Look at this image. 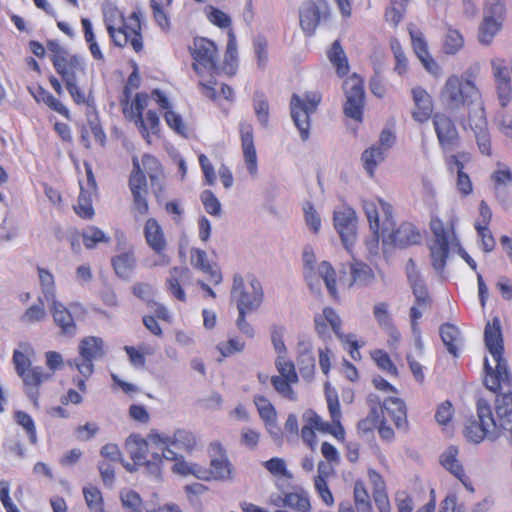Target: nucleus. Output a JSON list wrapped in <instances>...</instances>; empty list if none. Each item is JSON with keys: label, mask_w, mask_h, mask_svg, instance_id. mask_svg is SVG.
I'll use <instances>...</instances> for the list:
<instances>
[{"label": "nucleus", "mask_w": 512, "mask_h": 512, "mask_svg": "<svg viewBox=\"0 0 512 512\" xmlns=\"http://www.w3.org/2000/svg\"><path fill=\"white\" fill-rule=\"evenodd\" d=\"M485 346L492 356L495 367L484 359L485 376L483 383L497 394L494 409L485 398L476 401L477 419L467 418L463 434L472 443L478 444L485 438L496 440L506 437L512 443V375L504 358V342L499 318L487 322L484 329Z\"/></svg>", "instance_id": "nucleus-1"}, {"label": "nucleus", "mask_w": 512, "mask_h": 512, "mask_svg": "<svg viewBox=\"0 0 512 512\" xmlns=\"http://www.w3.org/2000/svg\"><path fill=\"white\" fill-rule=\"evenodd\" d=\"M34 350L29 344H22L21 350L15 349L12 355V363L16 374L22 380L23 390L27 397L38 405L40 390L43 384L52 380L56 371L63 369L65 362L61 353L47 351L45 364L48 371L41 366L32 365Z\"/></svg>", "instance_id": "nucleus-2"}, {"label": "nucleus", "mask_w": 512, "mask_h": 512, "mask_svg": "<svg viewBox=\"0 0 512 512\" xmlns=\"http://www.w3.org/2000/svg\"><path fill=\"white\" fill-rule=\"evenodd\" d=\"M139 86L140 75L137 69H134L128 76L119 103L125 119L133 122L145 141L151 144V136L159 132L160 121L154 110H148L144 117V111L150 102V96L147 93L139 92L131 98L133 91Z\"/></svg>", "instance_id": "nucleus-3"}, {"label": "nucleus", "mask_w": 512, "mask_h": 512, "mask_svg": "<svg viewBox=\"0 0 512 512\" xmlns=\"http://www.w3.org/2000/svg\"><path fill=\"white\" fill-rule=\"evenodd\" d=\"M103 21L114 46L131 47L136 53L143 51L141 11L135 10L125 16L117 7L109 6L103 10Z\"/></svg>", "instance_id": "nucleus-4"}, {"label": "nucleus", "mask_w": 512, "mask_h": 512, "mask_svg": "<svg viewBox=\"0 0 512 512\" xmlns=\"http://www.w3.org/2000/svg\"><path fill=\"white\" fill-rule=\"evenodd\" d=\"M325 397L331 423L323 421L314 410H307L302 415L304 425L301 429V438L311 449L317 443L316 431L331 434L339 441H343L345 438V429L341 424L342 413L338 393L334 389L327 388Z\"/></svg>", "instance_id": "nucleus-5"}, {"label": "nucleus", "mask_w": 512, "mask_h": 512, "mask_svg": "<svg viewBox=\"0 0 512 512\" xmlns=\"http://www.w3.org/2000/svg\"><path fill=\"white\" fill-rule=\"evenodd\" d=\"M440 100L451 111L465 108L475 111L484 107L482 96L474 79L464 75H450L440 91Z\"/></svg>", "instance_id": "nucleus-6"}, {"label": "nucleus", "mask_w": 512, "mask_h": 512, "mask_svg": "<svg viewBox=\"0 0 512 512\" xmlns=\"http://www.w3.org/2000/svg\"><path fill=\"white\" fill-rule=\"evenodd\" d=\"M105 355L104 341L100 337L86 336L78 344V357L66 363L69 368L75 369L79 375L72 379L73 384L82 393L87 390L86 382L94 374V362Z\"/></svg>", "instance_id": "nucleus-7"}, {"label": "nucleus", "mask_w": 512, "mask_h": 512, "mask_svg": "<svg viewBox=\"0 0 512 512\" xmlns=\"http://www.w3.org/2000/svg\"><path fill=\"white\" fill-rule=\"evenodd\" d=\"M151 445H155L150 439L143 438L138 434L130 435L125 441V450L132 460V463H126L124 466L127 471L134 472L143 468L145 472L155 477H160L164 464L163 453L151 450Z\"/></svg>", "instance_id": "nucleus-8"}, {"label": "nucleus", "mask_w": 512, "mask_h": 512, "mask_svg": "<svg viewBox=\"0 0 512 512\" xmlns=\"http://www.w3.org/2000/svg\"><path fill=\"white\" fill-rule=\"evenodd\" d=\"M406 274L408 282L412 289L415 297V303L410 308V322L411 330L415 337V346L419 354L423 353V342L421 338V332L419 327V320L421 319L423 312L431 308L433 300L429 294L428 288L421 277L419 271L416 268V264L413 259H409L406 264Z\"/></svg>", "instance_id": "nucleus-9"}, {"label": "nucleus", "mask_w": 512, "mask_h": 512, "mask_svg": "<svg viewBox=\"0 0 512 512\" xmlns=\"http://www.w3.org/2000/svg\"><path fill=\"white\" fill-rule=\"evenodd\" d=\"M321 101L322 94L319 91H306L302 95L294 93L291 96V117L303 141L309 138L311 116L317 111Z\"/></svg>", "instance_id": "nucleus-10"}, {"label": "nucleus", "mask_w": 512, "mask_h": 512, "mask_svg": "<svg viewBox=\"0 0 512 512\" xmlns=\"http://www.w3.org/2000/svg\"><path fill=\"white\" fill-rule=\"evenodd\" d=\"M192 68L199 76H214L219 73V50L217 44L206 37L197 36L189 47Z\"/></svg>", "instance_id": "nucleus-11"}, {"label": "nucleus", "mask_w": 512, "mask_h": 512, "mask_svg": "<svg viewBox=\"0 0 512 512\" xmlns=\"http://www.w3.org/2000/svg\"><path fill=\"white\" fill-rule=\"evenodd\" d=\"M48 49L51 51L52 65L65 84L78 81V77L85 74L86 64L82 56L54 42L48 44Z\"/></svg>", "instance_id": "nucleus-12"}, {"label": "nucleus", "mask_w": 512, "mask_h": 512, "mask_svg": "<svg viewBox=\"0 0 512 512\" xmlns=\"http://www.w3.org/2000/svg\"><path fill=\"white\" fill-rule=\"evenodd\" d=\"M210 457L209 468L201 466L200 480L229 481L233 479L234 467L228 458L227 451L220 441H213L208 446Z\"/></svg>", "instance_id": "nucleus-13"}, {"label": "nucleus", "mask_w": 512, "mask_h": 512, "mask_svg": "<svg viewBox=\"0 0 512 512\" xmlns=\"http://www.w3.org/2000/svg\"><path fill=\"white\" fill-rule=\"evenodd\" d=\"M149 439L159 447L164 458H175L178 453H191L197 446V439L193 432L186 429H177L172 436L150 432Z\"/></svg>", "instance_id": "nucleus-14"}, {"label": "nucleus", "mask_w": 512, "mask_h": 512, "mask_svg": "<svg viewBox=\"0 0 512 512\" xmlns=\"http://www.w3.org/2000/svg\"><path fill=\"white\" fill-rule=\"evenodd\" d=\"M231 297L236 301L239 311L256 310L263 300L262 286L254 276L248 277V286H246L243 277L236 274L233 278Z\"/></svg>", "instance_id": "nucleus-15"}, {"label": "nucleus", "mask_w": 512, "mask_h": 512, "mask_svg": "<svg viewBox=\"0 0 512 512\" xmlns=\"http://www.w3.org/2000/svg\"><path fill=\"white\" fill-rule=\"evenodd\" d=\"M363 209L369 227L378 240L382 235H386L387 231H391L394 225V215L392 206L382 199L365 200Z\"/></svg>", "instance_id": "nucleus-16"}, {"label": "nucleus", "mask_w": 512, "mask_h": 512, "mask_svg": "<svg viewBox=\"0 0 512 512\" xmlns=\"http://www.w3.org/2000/svg\"><path fill=\"white\" fill-rule=\"evenodd\" d=\"M458 121L463 130H471L474 133L480 152L490 156L492 154L491 137L484 107H479L475 111H465Z\"/></svg>", "instance_id": "nucleus-17"}, {"label": "nucleus", "mask_w": 512, "mask_h": 512, "mask_svg": "<svg viewBox=\"0 0 512 512\" xmlns=\"http://www.w3.org/2000/svg\"><path fill=\"white\" fill-rule=\"evenodd\" d=\"M128 187L132 195L131 213L135 219L149 214L148 187L146 177L139 169V159L132 158V170L128 179Z\"/></svg>", "instance_id": "nucleus-18"}, {"label": "nucleus", "mask_w": 512, "mask_h": 512, "mask_svg": "<svg viewBox=\"0 0 512 512\" xmlns=\"http://www.w3.org/2000/svg\"><path fill=\"white\" fill-rule=\"evenodd\" d=\"M275 367L278 375L271 377V385L281 397L295 401L297 394L293 387L299 382V377L294 362L280 355L275 360Z\"/></svg>", "instance_id": "nucleus-19"}, {"label": "nucleus", "mask_w": 512, "mask_h": 512, "mask_svg": "<svg viewBox=\"0 0 512 512\" xmlns=\"http://www.w3.org/2000/svg\"><path fill=\"white\" fill-rule=\"evenodd\" d=\"M303 263H304V276L306 281L310 286H312L313 281L316 280L317 273L319 276L323 279L325 286L329 292V294L334 298H338L337 293V275L335 269L332 267V265L327 262L323 261L319 264L318 268L316 269L315 263H316V257L312 250V248L307 247L305 248L303 252Z\"/></svg>", "instance_id": "nucleus-20"}, {"label": "nucleus", "mask_w": 512, "mask_h": 512, "mask_svg": "<svg viewBox=\"0 0 512 512\" xmlns=\"http://www.w3.org/2000/svg\"><path fill=\"white\" fill-rule=\"evenodd\" d=\"M343 89L346 96V101L343 106L345 116L353 119L357 123H362L365 105L363 80L354 74L345 79Z\"/></svg>", "instance_id": "nucleus-21"}, {"label": "nucleus", "mask_w": 512, "mask_h": 512, "mask_svg": "<svg viewBox=\"0 0 512 512\" xmlns=\"http://www.w3.org/2000/svg\"><path fill=\"white\" fill-rule=\"evenodd\" d=\"M333 222L345 249L351 252L356 240L355 211L348 205H342L334 211Z\"/></svg>", "instance_id": "nucleus-22"}, {"label": "nucleus", "mask_w": 512, "mask_h": 512, "mask_svg": "<svg viewBox=\"0 0 512 512\" xmlns=\"http://www.w3.org/2000/svg\"><path fill=\"white\" fill-rule=\"evenodd\" d=\"M432 123L439 146L443 151L453 150L460 144L459 132L455 122L449 115L443 112H436Z\"/></svg>", "instance_id": "nucleus-23"}, {"label": "nucleus", "mask_w": 512, "mask_h": 512, "mask_svg": "<svg viewBox=\"0 0 512 512\" xmlns=\"http://www.w3.org/2000/svg\"><path fill=\"white\" fill-rule=\"evenodd\" d=\"M329 16V5L325 0L309 1L300 10V26L308 36L314 34L322 19Z\"/></svg>", "instance_id": "nucleus-24"}, {"label": "nucleus", "mask_w": 512, "mask_h": 512, "mask_svg": "<svg viewBox=\"0 0 512 512\" xmlns=\"http://www.w3.org/2000/svg\"><path fill=\"white\" fill-rule=\"evenodd\" d=\"M440 464L445 470L453 475L469 493L475 492L473 481L459 460L458 447L453 445L449 446L440 455Z\"/></svg>", "instance_id": "nucleus-25"}, {"label": "nucleus", "mask_w": 512, "mask_h": 512, "mask_svg": "<svg viewBox=\"0 0 512 512\" xmlns=\"http://www.w3.org/2000/svg\"><path fill=\"white\" fill-rule=\"evenodd\" d=\"M139 169L150 180L151 190L156 198H160L165 192L164 169L157 157L151 154H143L139 160Z\"/></svg>", "instance_id": "nucleus-26"}, {"label": "nucleus", "mask_w": 512, "mask_h": 512, "mask_svg": "<svg viewBox=\"0 0 512 512\" xmlns=\"http://www.w3.org/2000/svg\"><path fill=\"white\" fill-rule=\"evenodd\" d=\"M143 235L148 247L154 252L155 255L162 259L163 263H168L169 258L166 255L168 242L163 228L157 219L148 218L143 227Z\"/></svg>", "instance_id": "nucleus-27"}, {"label": "nucleus", "mask_w": 512, "mask_h": 512, "mask_svg": "<svg viewBox=\"0 0 512 512\" xmlns=\"http://www.w3.org/2000/svg\"><path fill=\"white\" fill-rule=\"evenodd\" d=\"M381 412L386 420L389 419L396 429L408 431V409L405 401L397 396H389L383 399L380 405Z\"/></svg>", "instance_id": "nucleus-28"}, {"label": "nucleus", "mask_w": 512, "mask_h": 512, "mask_svg": "<svg viewBox=\"0 0 512 512\" xmlns=\"http://www.w3.org/2000/svg\"><path fill=\"white\" fill-rule=\"evenodd\" d=\"M506 8L496 4L493 8H487L486 15L479 26L478 37L481 43L489 44L500 31L505 19Z\"/></svg>", "instance_id": "nucleus-29"}, {"label": "nucleus", "mask_w": 512, "mask_h": 512, "mask_svg": "<svg viewBox=\"0 0 512 512\" xmlns=\"http://www.w3.org/2000/svg\"><path fill=\"white\" fill-rule=\"evenodd\" d=\"M381 237L383 243L400 248L417 244L421 239L419 231L411 223H402L398 227L394 224L391 231Z\"/></svg>", "instance_id": "nucleus-30"}, {"label": "nucleus", "mask_w": 512, "mask_h": 512, "mask_svg": "<svg viewBox=\"0 0 512 512\" xmlns=\"http://www.w3.org/2000/svg\"><path fill=\"white\" fill-rule=\"evenodd\" d=\"M414 103L411 116L419 124L427 123L434 116V102L432 96L422 87L417 86L411 90Z\"/></svg>", "instance_id": "nucleus-31"}, {"label": "nucleus", "mask_w": 512, "mask_h": 512, "mask_svg": "<svg viewBox=\"0 0 512 512\" xmlns=\"http://www.w3.org/2000/svg\"><path fill=\"white\" fill-rule=\"evenodd\" d=\"M49 310L61 336L72 338L77 334V324L70 308L55 300Z\"/></svg>", "instance_id": "nucleus-32"}, {"label": "nucleus", "mask_w": 512, "mask_h": 512, "mask_svg": "<svg viewBox=\"0 0 512 512\" xmlns=\"http://www.w3.org/2000/svg\"><path fill=\"white\" fill-rule=\"evenodd\" d=\"M239 132L241 138V148L243 152L244 162L247 170L252 176L257 174V153L254 145V131L252 124L243 121L240 122Z\"/></svg>", "instance_id": "nucleus-33"}, {"label": "nucleus", "mask_w": 512, "mask_h": 512, "mask_svg": "<svg viewBox=\"0 0 512 512\" xmlns=\"http://www.w3.org/2000/svg\"><path fill=\"white\" fill-rule=\"evenodd\" d=\"M274 504L278 507H288L295 512H311L312 509L308 492L300 486H295L292 491L278 496Z\"/></svg>", "instance_id": "nucleus-34"}, {"label": "nucleus", "mask_w": 512, "mask_h": 512, "mask_svg": "<svg viewBox=\"0 0 512 512\" xmlns=\"http://www.w3.org/2000/svg\"><path fill=\"white\" fill-rule=\"evenodd\" d=\"M191 273L186 267H173L169 271L165 285L168 293L177 301L186 302L184 287L189 284Z\"/></svg>", "instance_id": "nucleus-35"}, {"label": "nucleus", "mask_w": 512, "mask_h": 512, "mask_svg": "<svg viewBox=\"0 0 512 512\" xmlns=\"http://www.w3.org/2000/svg\"><path fill=\"white\" fill-rule=\"evenodd\" d=\"M457 219L451 216L446 222L438 217H432L430 221V229L434 236V242L446 245H459L456 236L455 226Z\"/></svg>", "instance_id": "nucleus-36"}, {"label": "nucleus", "mask_w": 512, "mask_h": 512, "mask_svg": "<svg viewBox=\"0 0 512 512\" xmlns=\"http://www.w3.org/2000/svg\"><path fill=\"white\" fill-rule=\"evenodd\" d=\"M314 326L317 334L323 338L329 335V328L336 336L342 333V320L331 307H325L321 313L315 315Z\"/></svg>", "instance_id": "nucleus-37"}, {"label": "nucleus", "mask_w": 512, "mask_h": 512, "mask_svg": "<svg viewBox=\"0 0 512 512\" xmlns=\"http://www.w3.org/2000/svg\"><path fill=\"white\" fill-rule=\"evenodd\" d=\"M372 500L363 480L358 479L353 485V505L340 504L339 512H372Z\"/></svg>", "instance_id": "nucleus-38"}, {"label": "nucleus", "mask_w": 512, "mask_h": 512, "mask_svg": "<svg viewBox=\"0 0 512 512\" xmlns=\"http://www.w3.org/2000/svg\"><path fill=\"white\" fill-rule=\"evenodd\" d=\"M358 428L364 432L377 428L379 437L387 442L392 441L395 437L394 430L387 424L385 418L380 417L376 407L371 408L367 417L359 421Z\"/></svg>", "instance_id": "nucleus-39"}, {"label": "nucleus", "mask_w": 512, "mask_h": 512, "mask_svg": "<svg viewBox=\"0 0 512 512\" xmlns=\"http://www.w3.org/2000/svg\"><path fill=\"white\" fill-rule=\"evenodd\" d=\"M254 404L267 432L271 435H277L279 427L277 424V411L274 405L263 395H256L254 397Z\"/></svg>", "instance_id": "nucleus-40"}, {"label": "nucleus", "mask_w": 512, "mask_h": 512, "mask_svg": "<svg viewBox=\"0 0 512 512\" xmlns=\"http://www.w3.org/2000/svg\"><path fill=\"white\" fill-rule=\"evenodd\" d=\"M350 278L339 279V282L344 287L368 286L375 278L374 272L371 267L363 262H353L350 264Z\"/></svg>", "instance_id": "nucleus-41"}, {"label": "nucleus", "mask_w": 512, "mask_h": 512, "mask_svg": "<svg viewBox=\"0 0 512 512\" xmlns=\"http://www.w3.org/2000/svg\"><path fill=\"white\" fill-rule=\"evenodd\" d=\"M239 67V55H238V44L235 31L229 33L227 37V44L224 51V58L219 65V72H223L225 75L232 77L236 75Z\"/></svg>", "instance_id": "nucleus-42"}, {"label": "nucleus", "mask_w": 512, "mask_h": 512, "mask_svg": "<svg viewBox=\"0 0 512 512\" xmlns=\"http://www.w3.org/2000/svg\"><path fill=\"white\" fill-rule=\"evenodd\" d=\"M297 364L301 376L306 380H311L315 374V356L313 346L310 341L298 342Z\"/></svg>", "instance_id": "nucleus-43"}, {"label": "nucleus", "mask_w": 512, "mask_h": 512, "mask_svg": "<svg viewBox=\"0 0 512 512\" xmlns=\"http://www.w3.org/2000/svg\"><path fill=\"white\" fill-rule=\"evenodd\" d=\"M190 257L193 266L205 273L213 284L216 285L222 281L220 269L216 264L209 263L207 260V254L204 250L193 248L191 250Z\"/></svg>", "instance_id": "nucleus-44"}, {"label": "nucleus", "mask_w": 512, "mask_h": 512, "mask_svg": "<svg viewBox=\"0 0 512 512\" xmlns=\"http://www.w3.org/2000/svg\"><path fill=\"white\" fill-rule=\"evenodd\" d=\"M370 357L380 371L391 378L397 379L400 377L398 366L386 350L381 348L373 349L370 351Z\"/></svg>", "instance_id": "nucleus-45"}, {"label": "nucleus", "mask_w": 512, "mask_h": 512, "mask_svg": "<svg viewBox=\"0 0 512 512\" xmlns=\"http://www.w3.org/2000/svg\"><path fill=\"white\" fill-rule=\"evenodd\" d=\"M327 57L335 68L339 77L346 76L350 71L348 58L342 48L340 40H335L327 51Z\"/></svg>", "instance_id": "nucleus-46"}, {"label": "nucleus", "mask_w": 512, "mask_h": 512, "mask_svg": "<svg viewBox=\"0 0 512 512\" xmlns=\"http://www.w3.org/2000/svg\"><path fill=\"white\" fill-rule=\"evenodd\" d=\"M173 0H150L149 6L152 10L153 18L162 31H169L170 17L168 10Z\"/></svg>", "instance_id": "nucleus-47"}, {"label": "nucleus", "mask_w": 512, "mask_h": 512, "mask_svg": "<svg viewBox=\"0 0 512 512\" xmlns=\"http://www.w3.org/2000/svg\"><path fill=\"white\" fill-rule=\"evenodd\" d=\"M205 16L207 20L214 26L218 27L219 29L226 31L227 37H229V33L231 31H234L232 26V19L231 17L225 13L224 11L220 10L219 8H216L214 6H207L205 7Z\"/></svg>", "instance_id": "nucleus-48"}, {"label": "nucleus", "mask_w": 512, "mask_h": 512, "mask_svg": "<svg viewBox=\"0 0 512 512\" xmlns=\"http://www.w3.org/2000/svg\"><path fill=\"white\" fill-rule=\"evenodd\" d=\"M440 336L449 353L457 356L461 342L459 329L450 323H445L440 327Z\"/></svg>", "instance_id": "nucleus-49"}, {"label": "nucleus", "mask_w": 512, "mask_h": 512, "mask_svg": "<svg viewBox=\"0 0 512 512\" xmlns=\"http://www.w3.org/2000/svg\"><path fill=\"white\" fill-rule=\"evenodd\" d=\"M324 468H326V464L323 462L319 463L318 475L314 478V487L323 503L331 507L334 505V497L328 487Z\"/></svg>", "instance_id": "nucleus-50"}, {"label": "nucleus", "mask_w": 512, "mask_h": 512, "mask_svg": "<svg viewBox=\"0 0 512 512\" xmlns=\"http://www.w3.org/2000/svg\"><path fill=\"white\" fill-rule=\"evenodd\" d=\"M385 154L386 153L384 152L382 147L375 145L366 149L362 153L361 160L369 176H374L375 169L377 165L385 159Z\"/></svg>", "instance_id": "nucleus-51"}, {"label": "nucleus", "mask_w": 512, "mask_h": 512, "mask_svg": "<svg viewBox=\"0 0 512 512\" xmlns=\"http://www.w3.org/2000/svg\"><path fill=\"white\" fill-rule=\"evenodd\" d=\"M37 273L39 284L44 298L47 301H55L56 297V283L55 277L51 271L46 268L37 266Z\"/></svg>", "instance_id": "nucleus-52"}, {"label": "nucleus", "mask_w": 512, "mask_h": 512, "mask_svg": "<svg viewBox=\"0 0 512 512\" xmlns=\"http://www.w3.org/2000/svg\"><path fill=\"white\" fill-rule=\"evenodd\" d=\"M81 25L85 42L88 45L89 51L95 60H103L104 56L96 41V36L93 30V25L88 18L81 19Z\"/></svg>", "instance_id": "nucleus-53"}, {"label": "nucleus", "mask_w": 512, "mask_h": 512, "mask_svg": "<svg viewBox=\"0 0 512 512\" xmlns=\"http://www.w3.org/2000/svg\"><path fill=\"white\" fill-rule=\"evenodd\" d=\"M81 25L85 42L88 45L89 51L95 60H103L104 56L96 41V36L93 30V25L88 18L81 19Z\"/></svg>", "instance_id": "nucleus-54"}, {"label": "nucleus", "mask_w": 512, "mask_h": 512, "mask_svg": "<svg viewBox=\"0 0 512 512\" xmlns=\"http://www.w3.org/2000/svg\"><path fill=\"white\" fill-rule=\"evenodd\" d=\"M13 419L17 425L24 429L29 442L35 445L37 443V430L33 418L23 410H16L13 413Z\"/></svg>", "instance_id": "nucleus-55"}, {"label": "nucleus", "mask_w": 512, "mask_h": 512, "mask_svg": "<svg viewBox=\"0 0 512 512\" xmlns=\"http://www.w3.org/2000/svg\"><path fill=\"white\" fill-rule=\"evenodd\" d=\"M81 237L85 248L93 249L100 243H108L110 237L107 236L100 228L96 226H88L81 232Z\"/></svg>", "instance_id": "nucleus-56"}, {"label": "nucleus", "mask_w": 512, "mask_h": 512, "mask_svg": "<svg viewBox=\"0 0 512 512\" xmlns=\"http://www.w3.org/2000/svg\"><path fill=\"white\" fill-rule=\"evenodd\" d=\"M136 260L131 252H125L112 259V266L116 274L121 278L129 276L135 266Z\"/></svg>", "instance_id": "nucleus-57"}, {"label": "nucleus", "mask_w": 512, "mask_h": 512, "mask_svg": "<svg viewBox=\"0 0 512 512\" xmlns=\"http://www.w3.org/2000/svg\"><path fill=\"white\" fill-rule=\"evenodd\" d=\"M83 495L91 512H105L102 493L99 488L94 485H88L83 488Z\"/></svg>", "instance_id": "nucleus-58"}, {"label": "nucleus", "mask_w": 512, "mask_h": 512, "mask_svg": "<svg viewBox=\"0 0 512 512\" xmlns=\"http://www.w3.org/2000/svg\"><path fill=\"white\" fill-rule=\"evenodd\" d=\"M464 46L462 34L453 28H448L443 39V51L445 54L454 55Z\"/></svg>", "instance_id": "nucleus-59"}, {"label": "nucleus", "mask_w": 512, "mask_h": 512, "mask_svg": "<svg viewBox=\"0 0 512 512\" xmlns=\"http://www.w3.org/2000/svg\"><path fill=\"white\" fill-rule=\"evenodd\" d=\"M431 263L435 270L442 271L446 266L447 258L449 256L450 246L433 242L430 245Z\"/></svg>", "instance_id": "nucleus-60"}, {"label": "nucleus", "mask_w": 512, "mask_h": 512, "mask_svg": "<svg viewBox=\"0 0 512 512\" xmlns=\"http://www.w3.org/2000/svg\"><path fill=\"white\" fill-rule=\"evenodd\" d=\"M262 439L259 430L252 427H243L239 434V444L249 451L258 449Z\"/></svg>", "instance_id": "nucleus-61"}, {"label": "nucleus", "mask_w": 512, "mask_h": 512, "mask_svg": "<svg viewBox=\"0 0 512 512\" xmlns=\"http://www.w3.org/2000/svg\"><path fill=\"white\" fill-rule=\"evenodd\" d=\"M95 193H88L80 190L77 204L74 205L75 213L82 219H92L95 211L92 203V196Z\"/></svg>", "instance_id": "nucleus-62"}, {"label": "nucleus", "mask_w": 512, "mask_h": 512, "mask_svg": "<svg viewBox=\"0 0 512 512\" xmlns=\"http://www.w3.org/2000/svg\"><path fill=\"white\" fill-rule=\"evenodd\" d=\"M245 342L238 336L229 337L226 341H221L216 345L217 351L222 358L230 357L240 353L245 349Z\"/></svg>", "instance_id": "nucleus-63"}, {"label": "nucleus", "mask_w": 512, "mask_h": 512, "mask_svg": "<svg viewBox=\"0 0 512 512\" xmlns=\"http://www.w3.org/2000/svg\"><path fill=\"white\" fill-rule=\"evenodd\" d=\"M264 468L274 477L291 479L292 473L288 470L283 458L273 457L263 462Z\"/></svg>", "instance_id": "nucleus-64"}]
</instances>
